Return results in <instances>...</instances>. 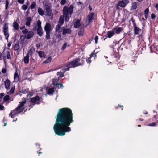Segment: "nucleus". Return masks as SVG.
<instances>
[{
  "label": "nucleus",
  "mask_w": 158,
  "mask_h": 158,
  "mask_svg": "<svg viewBox=\"0 0 158 158\" xmlns=\"http://www.w3.org/2000/svg\"><path fill=\"white\" fill-rule=\"evenodd\" d=\"M91 58L90 57V56L89 57L86 58V60L88 63H90L91 62Z\"/></svg>",
  "instance_id": "44"
},
{
  "label": "nucleus",
  "mask_w": 158,
  "mask_h": 158,
  "mask_svg": "<svg viewBox=\"0 0 158 158\" xmlns=\"http://www.w3.org/2000/svg\"><path fill=\"white\" fill-rule=\"evenodd\" d=\"M45 8L46 12L47 13V15L50 16L52 14V10H51L49 6L46 5L45 6Z\"/></svg>",
  "instance_id": "12"
},
{
  "label": "nucleus",
  "mask_w": 158,
  "mask_h": 158,
  "mask_svg": "<svg viewBox=\"0 0 158 158\" xmlns=\"http://www.w3.org/2000/svg\"><path fill=\"white\" fill-rule=\"evenodd\" d=\"M156 125V123L154 122L152 123H150L148 126H155Z\"/></svg>",
  "instance_id": "55"
},
{
  "label": "nucleus",
  "mask_w": 158,
  "mask_h": 158,
  "mask_svg": "<svg viewBox=\"0 0 158 158\" xmlns=\"http://www.w3.org/2000/svg\"><path fill=\"white\" fill-rule=\"evenodd\" d=\"M74 6L73 5L70 6L69 7L67 6H64L63 9V15L65 17V21L68 22L69 20V15L71 17V15L73 11Z\"/></svg>",
  "instance_id": "3"
},
{
  "label": "nucleus",
  "mask_w": 158,
  "mask_h": 158,
  "mask_svg": "<svg viewBox=\"0 0 158 158\" xmlns=\"http://www.w3.org/2000/svg\"><path fill=\"white\" fill-rule=\"evenodd\" d=\"M15 89V87H12L11 89L9 91L10 94H13L14 92Z\"/></svg>",
  "instance_id": "43"
},
{
  "label": "nucleus",
  "mask_w": 158,
  "mask_h": 158,
  "mask_svg": "<svg viewBox=\"0 0 158 158\" xmlns=\"http://www.w3.org/2000/svg\"><path fill=\"white\" fill-rule=\"evenodd\" d=\"M26 102V100L20 102V104L18 105L16 109H15L11 111L9 114V116H10L11 118H14L15 116L18 114L21 113L23 111L24 112L27 111V109L26 107H24L22 108Z\"/></svg>",
  "instance_id": "2"
},
{
  "label": "nucleus",
  "mask_w": 158,
  "mask_h": 158,
  "mask_svg": "<svg viewBox=\"0 0 158 158\" xmlns=\"http://www.w3.org/2000/svg\"><path fill=\"white\" fill-rule=\"evenodd\" d=\"M33 95V93L32 92H30L28 94L27 96H29L30 97H32Z\"/></svg>",
  "instance_id": "59"
},
{
  "label": "nucleus",
  "mask_w": 158,
  "mask_h": 158,
  "mask_svg": "<svg viewBox=\"0 0 158 158\" xmlns=\"http://www.w3.org/2000/svg\"><path fill=\"white\" fill-rule=\"evenodd\" d=\"M54 91V89L53 88H49L47 91V94L49 95L52 94Z\"/></svg>",
  "instance_id": "27"
},
{
  "label": "nucleus",
  "mask_w": 158,
  "mask_h": 158,
  "mask_svg": "<svg viewBox=\"0 0 158 158\" xmlns=\"http://www.w3.org/2000/svg\"><path fill=\"white\" fill-rule=\"evenodd\" d=\"M84 29L83 27H82L80 28V30L78 31V35L79 36H81L84 35Z\"/></svg>",
  "instance_id": "23"
},
{
  "label": "nucleus",
  "mask_w": 158,
  "mask_h": 158,
  "mask_svg": "<svg viewBox=\"0 0 158 158\" xmlns=\"http://www.w3.org/2000/svg\"><path fill=\"white\" fill-rule=\"evenodd\" d=\"M34 105H33H33H29V106L30 108L28 109V110H30V108H33Z\"/></svg>",
  "instance_id": "61"
},
{
  "label": "nucleus",
  "mask_w": 158,
  "mask_h": 158,
  "mask_svg": "<svg viewBox=\"0 0 158 158\" xmlns=\"http://www.w3.org/2000/svg\"><path fill=\"white\" fill-rule=\"evenodd\" d=\"M14 79L16 81H18L19 80V77L18 72L16 71L14 74Z\"/></svg>",
  "instance_id": "31"
},
{
  "label": "nucleus",
  "mask_w": 158,
  "mask_h": 158,
  "mask_svg": "<svg viewBox=\"0 0 158 158\" xmlns=\"http://www.w3.org/2000/svg\"><path fill=\"white\" fill-rule=\"evenodd\" d=\"M37 33L41 37L43 34V31H42V28H37Z\"/></svg>",
  "instance_id": "25"
},
{
  "label": "nucleus",
  "mask_w": 158,
  "mask_h": 158,
  "mask_svg": "<svg viewBox=\"0 0 158 158\" xmlns=\"http://www.w3.org/2000/svg\"><path fill=\"white\" fill-rule=\"evenodd\" d=\"M25 24L27 26H29L32 21V19L31 17H28L27 18Z\"/></svg>",
  "instance_id": "18"
},
{
  "label": "nucleus",
  "mask_w": 158,
  "mask_h": 158,
  "mask_svg": "<svg viewBox=\"0 0 158 158\" xmlns=\"http://www.w3.org/2000/svg\"><path fill=\"white\" fill-rule=\"evenodd\" d=\"M9 27L8 24L6 23L2 27V31L4 33V34L5 36L6 39L7 40H8V38L9 36Z\"/></svg>",
  "instance_id": "5"
},
{
  "label": "nucleus",
  "mask_w": 158,
  "mask_h": 158,
  "mask_svg": "<svg viewBox=\"0 0 158 158\" xmlns=\"http://www.w3.org/2000/svg\"><path fill=\"white\" fill-rule=\"evenodd\" d=\"M36 5V4L35 2H33L30 6V8L31 9H34Z\"/></svg>",
  "instance_id": "42"
},
{
  "label": "nucleus",
  "mask_w": 158,
  "mask_h": 158,
  "mask_svg": "<svg viewBox=\"0 0 158 158\" xmlns=\"http://www.w3.org/2000/svg\"><path fill=\"white\" fill-rule=\"evenodd\" d=\"M65 67H67V68H65V69H62L61 70L64 71V73L66 71H69V68L71 67H69V66L68 65V63L65 65Z\"/></svg>",
  "instance_id": "35"
},
{
  "label": "nucleus",
  "mask_w": 158,
  "mask_h": 158,
  "mask_svg": "<svg viewBox=\"0 0 158 158\" xmlns=\"http://www.w3.org/2000/svg\"><path fill=\"white\" fill-rule=\"evenodd\" d=\"M66 0H61L60 3L62 5H64L66 3Z\"/></svg>",
  "instance_id": "52"
},
{
  "label": "nucleus",
  "mask_w": 158,
  "mask_h": 158,
  "mask_svg": "<svg viewBox=\"0 0 158 158\" xmlns=\"http://www.w3.org/2000/svg\"><path fill=\"white\" fill-rule=\"evenodd\" d=\"M40 98L38 95H36L35 97H33L31 99V102L33 103V105L35 104H39L40 103Z\"/></svg>",
  "instance_id": "10"
},
{
  "label": "nucleus",
  "mask_w": 158,
  "mask_h": 158,
  "mask_svg": "<svg viewBox=\"0 0 158 158\" xmlns=\"http://www.w3.org/2000/svg\"><path fill=\"white\" fill-rule=\"evenodd\" d=\"M9 4V2L8 0H6V3L5 5V10H6L8 7V5Z\"/></svg>",
  "instance_id": "46"
},
{
  "label": "nucleus",
  "mask_w": 158,
  "mask_h": 158,
  "mask_svg": "<svg viewBox=\"0 0 158 158\" xmlns=\"http://www.w3.org/2000/svg\"><path fill=\"white\" fill-rule=\"evenodd\" d=\"M155 7L157 10L158 11V4H156L155 6Z\"/></svg>",
  "instance_id": "62"
},
{
  "label": "nucleus",
  "mask_w": 158,
  "mask_h": 158,
  "mask_svg": "<svg viewBox=\"0 0 158 158\" xmlns=\"http://www.w3.org/2000/svg\"><path fill=\"white\" fill-rule=\"evenodd\" d=\"M156 16L154 13H152L151 15V18L152 19H153L155 18Z\"/></svg>",
  "instance_id": "54"
},
{
  "label": "nucleus",
  "mask_w": 158,
  "mask_h": 158,
  "mask_svg": "<svg viewBox=\"0 0 158 158\" xmlns=\"http://www.w3.org/2000/svg\"><path fill=\"white\" fill-rule=\"evenodd\" d=\"M52 60L51 57V56L48 57V58L44 62V63H48L51 61Z\"/></svg>",
  "instance_id": "37"
},
{
  "label": "nucleus",
  "mask_w": 158,
  "mask_h": 158,
  "mask_svg": "<svg viewBox=\"0 0 158 158\" xmlns=\"http://www.w3.org/2000/svg\"><path fill=\"white\" fill-rule=\"evenodd\" d=\"M94 18V13H89L87 16V26L89 25L91 23Z\"/></svg>",
  "instance_id": "9"
},
{
  "label": "nucleus",
  "mask_w": 158,
  "mask_h": 158,
  "mask_svg": "<svg viewBox=\"0 0 158 158\" xmlns=\"http://www.w3.org/2000/svg\"><path fill=\"white\" fill-rule=\"evenodd\" d=\"M35 49L33 48H31L28 51V53L27 54H28V56H29V55H30L32 57L33 52L35 51Z\"/></svg>",
  "instance_id": "24"
},
{
  "label": "nucleus",
  "mask_w": 158,
  "mask_h": 158,
  "mask_svg": "<svg viewBox=\"0 0 158 158\" xmlns=\"http://www.w3.org/2000/svg\"><path fill=\"white\" fill-rule=\"evenodd\" d=\"M38 53L40 57H45V54L44 52L43 51H40Z\"/></svg>",
  "instance_id": "32"
},
{
  "label": "nucleus",
  "mask_w": 158,
  "mask_h": 158,
  "mask_svg": "<svg viewBox=\"0 0 158 158\" xmlns=\"http://www.w3.org/2000/svg\"><path fill=\"white\" fill-rule=\"evenodd\" d=\"M67 44L66 43H64L61 48V50H64L66 48L67 46Z\"/></svg>",
  "instance_id": "45"
},
{
  "label": "nucleus",
  "mask_w": 158,
  "mask_h": 158,
  "mask_svg": "<svg viewBox=\"0 0 158 158\" xmlns=\"http://www.w3.org/2000/svg\"><path fill=\"white\" fill-rule=\"evenodd\" d=\"M10 99V97L8 95H6L3 98V101L4 102H7Z\"/></svg>",
  "instance_id": "38"
},
{
  "label": "nucleus",
  "mask_w": 158,
  "mask_h": 158,
  "mask_svg": "<svg viewBox=\"0 0 158 158\" xmlns=\"http://www.w3.org/2000/svg\"><path fill=\"white\" fill-rule=\"evenodd\" d=\"M137 3L136 2H132L131 10H135L137 8Z\"/></svg>",
  "instance_id": "28"
},
{
  "label": "nucleus",
  "mask_w": 158,
  "mask_h": 158,
  "mask_svg": "<svg viewBox=\"0 0 158 158\" xmlns=\"http://www.w3.org/2000/svg\"><path fill=\"white\" fill-rule=\"evenodd\" d=\"M53 130L58 136H64L66 132L71 131L69 126L73 122V114L71 109L64 107L58 110Z\"/></svg>",
  "instance_id": "1"
},
{
  "label": "nucleus",
  "mask_w": 158,
  "mask_h": 158,
  "mask_svg": "<svg viewBox=\"0 0 158 158\" xmlns=\"http://www.w3.org/2000/svg\"><path fill=\"white\" fill-rule=\"evenodd\" d=\"M41 22L40 21V20H38L37 23V28H41L42 26L41 25Z\"/></svg>",
  "instance_id": "36"
},
{
  "label": "nucleus",
  "mask_w": 158,
  "mask_h": 158,
  "mask_svg": "<svg viewBox=\"0 0 158 158\" xmlns=\"http://www.w3.org/2000/svg\"><path fill=\"white\" fill-rule=\"evenodd\" d=\"M62 25L60 24H58L55 27V31L56 32H58L59 30H60V27Z\"/></svg>",
  "instance_id": "34"
},
{
  "label": "nucleus",
  "mask_w": 158,
  "mask_h": 158,
  "mask_svg": "<svg viewBox=\"0 0 158 158\" xmlns=\"http://www.w3.org/2000/svg\"><path fill=\"white\" fill-rule=\"evenodd\" d=\"M98 36L96 35L94 38L95 40V43L96 44H97L98 42Z\"/></svg>",
  "instance_id": "48"
},
{
  "label": "nucleus",
  "mask_w": 158,
  "mask_h": 158,
  "mask_svg": "<svg viewBox=\"0 0 158 158\" xmlns=\"http://www.w3.org/2000/svg\"><path fill=\"white\" fill-rule=\"evenodd\" d=\"M143 36V34L142 33L139 36V37L140 39H142Z\"/></svg>",
  "instance_id": "63"
},
{
  "label": "nucleus",
  "mask_w": 158,
  "mask_h": 158,
  "mask_svg": "<svg viewBox=\"0 0 158 158\" xmlns=\"http://www.w3.org/2000/svg\"><path fill=\"white\" fill-rule=\"evenodd\" d=\"M20 39L21 41H22L23 42L24 40V36L23 35L21 36Z\"/></svg>",
  "instance_id": "58"
},
{
  "label": "nucleus",
  "mask_w": 158,
  "mask_h": 158,
  "mask_svg": "<svg viewBox=\"0 0 158 158\" xmlns=\"http://www.w3.org/2000/svg\"><path fill=\"white\" fill-rule=\"evenodd\" d=\"M64 72L63 71H62L58 72L57 73V75H58L59 77H58V79H60V78L62 77H64Z\"/></svg>",
  "instance_id": "22"
},
{
  "label": "nucleus",
  "mask_w": 158,
  "mask_h": 158,
  "mask_svg": "<svg viewBox=\"0 0 158 158\" xmlns=\"http://www.w3.org/2000/svg\"><path fill=\"white\" fill-rule=\"evenodd\" d=\"M0 98H1L5 95V94L3 93H2L0 94Z\"/></svg>",
  "instance_id": "60"
},
{
  "label": "nucleus",
  "mask_w": 158,
  "mask_h": 158,
  "mask_svg": "<svg viewBox=\"0 0 158 158\" xmlns=\"http://www.w3.org/2000/svg\"><path fill=\"white\" fill-rule=\"evenodd\" d=\"M113 29L115 34H119L123 30V28L122 27H118V28H115Z\"/></svg>",
  "instance_id": "16"
},
{
  "label": "nucleus",
  "mask_w": 158,
  "mask_h": 158,
  "mask_svg": "<svg viewBox=\"0 0 158 158\" xmlns=\"http://www.w3.org/2000/svg\"><path fill=\"white\" fill-rule=\"evenodd\" d=\"M149 11V10L148 8L146 9L144 11V14H148Z\"/></svg>",
  "instance_id": "49"
},
{
  "label": "nucleus",
  "mask_w": 158,
  "mask_h": 158,
  "mask_svg": "<svg viewBox=\"0 0 158 158\" xmlns=\"http://www.w3.org/2000/svg\"><path fill=\"white\" fill-rule=\"evenodd\" d=\"M62 31V34L65 35L67 34H70L71 33V30L69 28H65L64 27H62L61 28Z\"/></svg>",
  "instance_id": "11"
},
{
  "label": "nucleus",
  "mask_w": 158,
  "mask_h": 158,
  "mask_svg": "<svg viewBox=\"0 0 158 158\" xmlns=\"http://www.w3.org/2000/svg\"><path fill=\"white\" fill-rule=\"evenodd\" d=\"M68 65L69 66V67L71 68H75L78 66L77 59H75L70 62H69L68 63Z\"/></svg>",
  "instance_id": "8"
},
{
  "label": "nucleus",
  "mask_w": 158,
  "mask_h": 158,
  "mask_svg": "<svg viewBox=\"0 0 158 158\" xmlns=\"http://www.w3.org/2000/svg\"><path fill=\"white\" fill-rule=\"evenodd\" d=\"M64 16H63H63H60V17L59 19L58 22V24L62 25L64 24Z\"/></svg>",
  "instance_id": "19"
},
{
  "label": "nucleus",
  "mask_w": 158,
  "mask_h": 158,
  "mask_svg": "<svg viewBox=\"0 0 158 158\" xmlns=\"http://www.w3.org/2000/svg\"><path fill=\"white\" fill-rule=\"evenodd\" d=\"M34 35V32L32 31H30L27 33V34L25 36L27 40H29L32 38Z\"/></svg>",
  "instance_id": "15"
},
{
  "label": "nucleus",
  "mask_w": 158,
  "mask_h": 158,
  "mask_svg": "<svg viewBox=\"0 0 158 158\" xmlns=\"http://www.w3.org/2000/svg\"><path fill=\"white\" fill-rule=\"evenodd\" d=\"M6 57L8 59H11V57L10 52L9 51H7L6 52Z\"/></svg>",
  "instance_id": "40"
},
{
  "label": "nucleus",
  "mask_w": 158,
  "mask_h": 158,
  "mask_svg": "<svg viewBox=\"0 0 158 158\" xmlns=\"http://www.w3.org/2000/svg\"><path fill=\"white\" fill-rule=\"evenodd\" d=\"M58 78V79H54L52 81V84L55 86H57L59 85V83L58 82L59 80Z\"/></svg>",
  "instance_id": "30"
},
{
  "label": "nucleus",
  "mask_w": 158,
  "mask_h": 158,
  "mask_svg": "<svg viewBox=\"0 0 158 158\" xmlns=\"http://www.w3.org/2000/svg\"><path fill=\"white\" fill-rule=\"evenodd\" d=\"M10 83L11 82L10 80H9L8 78L5 81L4 85L5 88L7 90H9L10 89L9 86Z\"/></svg>",
  "instance_id": "13"
},
{
  "label": "nucleus",
  "mask_w": 158,
  "mask_h": 158,
  "mask_svg": "<svg viewBox=\"0 0 158 158\" xmlns=\"http://www.w3.org/2000/svg\"><path fill=\"white\" fill-rule=\"evenodd\" d=\"M90 57H96L97 55L96 53H92L90 55Z\"/></svg>",
  "instance_id": "50"
},
{
  "label": "nucleus",
  "mask_w": 158,
  "mask_h": 158,
  "mask_svg": "<svg viewBox=\"0 0 158 158\" xmlns=\"http://www.w3.org/2000/svg\"><path fill=\"white\" fill-rule=\"evenodd\" d=\"M77 60L78 61V66L83 65L85 61V58L84 57H82L81 58H78L77 59Z\"/></svg>",
  "instance_id": "14"
},
{
  "label": "nucleus",
  "mask_w": 158,
  "mask_h": 158,
  "mask_svg": "<svg viewBox=\"0 0 158 158\" xmlns=\"http://www.w3.org/2000/svg\"><path fill=\"white\" fill-rule=\"evenodd\" d=\"M38 13L39 14L43 16L44 14V11L43 9L40 7H39L38 9Z\"/></svg>",
  "instance_id": "33"
},
{
  "label": "nucleus",
  "mask_w": 158,
  "mask_h": 158,
  "mask_svg": "<svg viewBox=\"0 0 158 158\" xmlns=\"http://www.w3.org/2000/svg\"><path fill=\"white\" fill-rule=\"evenodd\" d=\"M18 2L21 4H23L24 2V0H18Z\"/></svg>",
  "instance_id": "53"
},
{
  "label": "nucleus",
  "mask_w": 158,
  "mask_h": 158,
  "mask_svg": "<svg viewBox=\"0 0 158 158\" xmlns=\"http://www.w3.org/2000/svg\"><path fill=\"white\" fill-rule=\"evenodd\" d=\"M2 72L3 73H5L7 72V70L6 68H2Z\"/></svg>",
  "instance_id": "51"
},
{
  "label": "nucleus",
  "mask_w": 158,
  "mask_h": 158,
  "mask_svg": "<svg viewBox=\"0 0 158 158\" xmlns=\"http://www.w3.org/2000/svg\"><path fill=\"white\" fill-rule=\"evenodd\" d=\"M22 32L23 34H26L28 33V31L27 29H25L24 30H22Z\"/></svg>",
  "instance_id": "47"
},
{
  "label": "nucleus",
  "mask_w": 158,
  "mask_h": 158,
  "mask_svg": "<svg viewBox=\"0 0 158 158\" xmlns=\"http://www.w3.org/2000/svg\"><path fill=\"white\" fill-rule=\"evenodd\" d=\"M39 151H37V153L39 154V155L40 154H42V152L40 151V150H41L42 149L41 148H39Z\"/></svg>",
  "instance_id": "57"
},
{
  "label": "nucleus",
  "mask_w": 158,
  "mask_h": 158,
  "mask_svg": "<svg viewBox=\"0 0 158 158\" xmlns=\"http://www.w3.org/2000/svg\"><path fill=\"white\" fill-rule=\"evenodd\" d=\"M114 34L115 33L113 29H112L111 31H109L107 32V37L109 38H110L113 37Z\"/></svg>",
  "instance_id": "21"
},
{
  "label": "nucleus",
  "mask_w": 158,
  "mask_h": 158,
  "mask_svg": "<svg viewBox=\"0 0 158 158\" xmlns=\"http://www.w3.org/2000/svg\"><path fill=\"white\" fill-rule=\"evenodd\" d=\"M119 48H118V52L115 51L114 53L113 54L114 56L117 59H116V61H117L118 60L120 57V56L119 55L118 51V49Z\"/></svg>",
  "instance_id": "20"
},
{
  "label": "nucleus",
  "mask_w": 158,
  "mask_h": 158,
  "mask_svg": "<svg viewBox=\"0 0 158 158\" xmlns=\"http://www.w3.org/2000/svg\"><path fill=\"white\" fill-rule=\"evenodd\" d=\"M129 3L128 0H122L119 1L118 2L116 6L117 9H119L118 6H120L122 8H124L126 7V5Z\"/></svg>",
  "instance_id": "6"
},
{
  "label": "nucleus",
  "mask_w": 158,
  "mask_h": 158,
  "mask_svg": "<svg viewBox=\"0 0 158 158\" xmlns=\"http://www.w3.org/2000/svg\"><path fill=\"white\" fill-rule=\"evenodd\" d=\"M27 5H23L22 7V9L24 10H27L28 8L27 5H28L27 2Z\"/></svg>",
  "instance_id": "41"
},
{
  "label": "nucleus",
  "mask_w": 158,
  "mask_h": 158,
  "mask_svg": "<svg viewBox=\"0 0 158 158\" xmlns=\"http://www.w3.org/2000/svg\"><path fill=\"white\" fill-rule=\"evenodd\" d=\"M4 110V106L1 104H0V110Z\"/></svg>",
  "instance_id": "56"
},
{
  "label": "nucleus",
  "mask_w": 158,
  "mask_h": 158,
  "mask_svg": "<svg viewBox=\"0 0 158 158\" xmlns=\"http://www.w3.org/2000/svg\"><path fill=\"white\" fill-rule=\"evenodd\" d=\"M23 61L25 64L28 63L29 61V56H28V54H27L26 56L24 57Z\"/></svg>",
  "instance_id": "29"
},
{
  "label": "nucleus",
  "mask_w": 158,
  "mask_h": 158,
  "mask_svg": "<svg viewBox=\"0 0 158 158\" xmlns=\"http://www.w3.org/2000/svg\"><path fill=\"white\" fill-rule=\"evenodd\" d=\"M44 30L46 31V38L47 40L50 39V33L52 30L51 25L49 23H46L44 27Z\"/></svg>",
  "instance_id": "4"
},
{
  "label": "nucleus",
  "mask_w": 158,
  "mask_h": 158,
  "mask_svg": "<svg viewBox=\"0 0 158 158\" xmlns=\"http://www.w3.org/2000/svg\"><path fill=\"white\" fill-rule=\"evenodd\" d=\"M80 22V20L77 19L74 23V27L75 28H79L81 25Z\"/></svg>",
  "instance_id": "17"
},
{
  "label": "nucleus",
  "mask_w": 158,
  "mask_h": 158,
  "mask_svg": "<svg viewBox=\"0 0 158 158\" xmlns=\"http://www.w3.org/2000/svg\"><path fill=\"white\" fill-rule=\"evenodd\" d=\"M131 22L133 24V26L134 27V34L135 35L138 34L139 33V32L141 30L137 27L136 23H135V20L133 19V18H132L131 19Z\"/></svg>",
  "instance_id": "7"
},
{
  "label": "nucleus",
  "mask_w": 158,
  "mask_h": 158,
  "mask_svg": "<svg viewBox=\"0 0 158 158\" xmlns=\"http://www.w3.org/2000/svg\"><path fill=\"white\" fill-rule=\"evenodd\" d=\"M13 27L15 30H19V25L15 21H14L13 23Z\"/></svg>",
  "instance_id": "26"
},
{
  "label": "nucleus",
  "mask_w": 158,
  "mask_h": 158,
  "mask_svg": "<svg viewBox=\"0 0 158 158\" xmlns=\"http://www.w3.org/2000/svg\"><path fill=\"white\" fill-rule=\"evenodd\" d=\"M19 48V43H17L15 44L14 47V49L15 50L18 51Z\"/></svg>",
  "instance_id": "39"
},
{
  "label": "nucleus",
  "mask_w": 158,
  "mask_h": 158,
  "mask_svg": "<svg viewBox=\"0 0 158 158\" xmlns=\"http://www.w3.org/2000/svg\"><path fill=\"white\" fill-rule=\"evenodd\" d=\"M61 88L62 89L63 88L64 86L63 84L61 83H59V85Z\"/></svg>",
  "instance_id": "64"
}]
</instances>
